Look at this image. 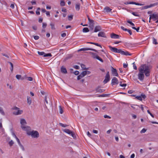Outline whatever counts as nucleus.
<instances>
[{
  "mask_svg": "<svg viewBox=\"0 0 158 158\" xmlns=\"http://www.w3.org/2000/svg\"><path fill=\"white\" fill-rule=\"evenodd\" d=\"M157 5V3H156V4L155 3L153 4L149 5V6H145L143 7V8L144 9H147L148 8H149L151 7H152V6H154L155 5Z\"/></svg>",
  "mask_w": 158,
  "mask_h": 158,
  "instance_id": "nucleus-24",
  "label": "nucleus"
},
{
  "mask_svg": "<svg viewBox=\"0 0 158 158\" xmlns=\"http://www.w3.org/2000/svg\"><path fill=\"white\" fill-rule=\"evenodd\" d=\"M94 45H96V46H97L99 47H100L101 48H102V46L101 45L99 44L98 43H94Z\"/></svg>",
  "mask_w": 158,
  "mask_h": 158,
  "instance_id": "nucleus-46",
  "label": "nucleus"
},
{
  "mask_svg": "<svg viewBox=\"0 0 158 158\" xmlns=\"http://www.w3.org/2000/svg\"><path fill=\"white\" fill-rule=\"evenodd\" d=\"M141 66H143L144 68V73L146 77L149 76L150 75V69L148 66L146 65L145 64H142Z\"/></svg>",
  "mask_w": 158,
  "mask_h": 158,
  "instance_id": "nucleus-4",
  "label": "nucleus"
},
{
  "mask_svg": "<svg viewBox=\"0 0 158 158\" xmlns=\"http://www.w3.org/2000/svg\"><path fill=\"white\" fill-rule=\"evenodd\" d=\"M92 54L93 58H94V59H97V60H99L102 62H103V60L102 59H101L99 56L97 55L96 53H92Z\"/></svg>",
  "mask_w": 158,
  "mask_h": 158,
  "instance_id": "nucleus-10",
  "label": "nucleus"
},
{
  "mask_svg": "<svg viewBox=\"0 0 158 158\" xmlns=\"http://www.w3.org/2000/svg\"><path fill=\"white\" fill-rule=\"evenodd\" d=\"M80 3H77L75 5L76 9L77 10L79 11L80 9Z\"/></svg>",
  "mask_w": 158,
  "mask_h": 158,
  "instance_id": "nucleus-25",
  "label": "nucleus"
},
{
  "mask_svg": "<svg viewBox=\"0 0 158 158\" xmlns=\"http://www.w3.org/2000/svg\"><path fill=\"white\" fill-rule=\"evenodd\" d=\"M135 156V155L133 153L131 156L130 158H134Z\"/></svg>",
  "mask_w": 158,
  "mask_h": 158,
  "instance_id": "nucleus-64",
  "label": "nucleus"
},
{
  "mask_svg": "<svg viewBox=\"0 0 158 158\" xmlns=\"http://www.w3.org/2000/svg\"><path fill=\"white\" fill-rule=\"evenodd\" d=\"M47 26V24L46 23H44L42 24V27L43 28H45Z\"/></svg>",
  "mask_w": 158,
  "mask_h": 158,
  "instance_id": "nucleus-41",
  "label": "nucleus"
},
{
  "mask_svg": "<svg viewBox=\"0 0 158 158\" xmlns=\"http://www.w3.org/2000/svg\"><path fill=\"white\" fill-rule=\"evenodd\" d=\"M59 109L60 113V114H62L64 112V110H63L62 107L61 106H59Z\"/></svg>",
  "mask_w": 158,
  "mask_h": 158,
  "instance_id": "nucleus-29",
  "label": "nucleus"
},
{
  "mask_svg": "<svg viewBox=\"0 0 158 158\" xmlns=\"http://www.w3.org/2000/svg\"><path fill=\"white\" fill-rule=\"evenodd\" d=\"M150 19H152L153 21H155L158 19V13H155L150 15Z\"/></svg>",
  "mask_w": 158,
  "mask_h": 158,
  "instance_id": "nucleus-6",
  "label": "nucleus"
},
{
  "mask_svg": "<svg viewBox=\"0 0 158 158\" xmlns=\"http://www.w3.org/2000/svg\"><path fill=\"white\" fill-rule=\"evenodd\" d=\"M10 7L12 9H14L15 8L14 5L13 4H11L10 6Z\"/></svg>",
  "mask_w": 158,
  "mask_h": 158,
  "instance_id": "nucleus-56",
  "label": "nucleus"
},
{
  "mask_svg": "<svg viewBox=\"0 0 158 158\" xmlns=\"http://www.w3.org/2000/svg\"><path fill=\"white\" fill-rule=\"evenodd\" d=\"M27 80L30 81H32L33 80L32 77H27Z\"/></svg>",
  "mask_w": 158,
  "mask_h": 158,
  "instance_id": "nucleus-39",
  "label": "nucleus"
},
{
  "mask_svg": "<svg viewBox=\"0 0 158 158\" xmlns=\"http://www.w3.org/2000/svg\"><path fill=\"white\" fill-rule=\"evenodd\" d=\"M98 37H102L104 38L106 37L105 33L102 31H100L98 33Z\"/></svg>",
  "mask_w": 158,
  "mask_h": 158,
  "instance_id": "nucleus-17",
  "label": "nucleus"
},
{
  "mask_svg": "<svg viewBox=\"0 0 158 158\" xmlns=\"http://www.w3.org/2000/svg\"><path fill=\"white\" fill-rule=\"evenodd\" d=\"M60 70L62 73L64 74H66L67 73L66 69L64 66H62L61 67Z\"/></svg>",
  "mask_w": 158,
  "mask_h": 158,
  "instance_id": "nucleus-21",
  "label": "nucleus"
},
{
  "mask_svg": "<svg viewBox=\"0 0 158 158\" xmlns=\"http://www.w3.org/2000/svg\"><path fill=\"white\" fill-rule=\"evenodd\" d=\"M21 75H17L16 76V78L18 79V80H19L21 78Z\"/></svg>",
  "mask_w": 158,
  "mask_h": 158,
  "instance_id": "nucleus-40",
  "label": "nucleus"
},
{
  "mask_svg": "<svg viewBox=\"0 0 158 158\" xmlns=\"http://www.w3.org/2000/svg\"><path fill=\"white\" fill-rule=\"evenodd\" d=\"M132 14L134 16H138V15H137V14L135 12H133L132 13Z\"/></svg>",
  "mask_w": 158,
  "mask_h": 158,
  "instance_id": "nucleus-61",
  "label": "nucleus"
},
{
  "mask_svg": "<svg viewBox=\"0 0 158 158\" xmlns=\"http://www.w3.org/2000/svg\"><path fill=\"white\" fill-rule=\"evenodd\" d=\"M27 131V134L28 135H31L32 138H37L39 136L38 132L37 131Z\"/></svg>",
  "mask_w": 158,
  "mask_h": 158,
  "instance_id": "nucleus-3",
  "label": "nucleus"
},
{
  "mask_svg": "<svg viewBox=\"0 0 158 158\" xmlns=\"http://www.w3.org/2000/svg\"><path fill=\"white\" fill-rule=\"evenodd\" d=\"M127 31L129 33L130 35H132V32L131 30L128 29Z\"/></svg>",
  "mask_w": 158,
  "mask_h": 158,
  "instance_id": "nucleus-51",
  "label": "nucleus"
},
{
  "mask_svg": "<svg viewBox=\"0 0 158 158\" xmlns=\"http://www.w3.org/2000/svg\"><path fill=\"white\" fill-rule=\"evenodd\" d=\"M14 143L12 140H10L9 142V144L10 147L12 146L13 145V144H14Z\"/></svg>",
  "mask_w": 158,
  "mask_h": 158,
  "instance_id": "nucleus-32",
  "label": "nucleus"
},
{
  "mask_svg": "<svg viewBox=\"0 0 158 158\" xmlns=\"http://www.w3.org/2000/svg\"><path fill=\"white\" fill-rule=\"evenodd\" d=\"M118 84V81L116 77H114L111 80V84L112 86Z\"/></svg>",
  "mask_w": 158,
  "mask_h": 158,
  "instance_id": "nucleus-11",
  "label": "nucleus"
},
{
  "mask_svg": "<svg viewBox=\"0 0 158 158\" xmlns=\"http://www.w3.org/2000/svg\"><path fill=\"white\" fill-rule=\"evenodd\" d=\"M34 38L35 40H37L39 39V37L38 36L35 35L34 36Z\"/></svg>",
  "mask_w": 158,
  "mask_h": 158,
  "instance_id": "nucleus-49",
  "label": "nucleus"
},
{
  "mask_svg": "<svg viewBox=\"0 0 158 158\" xmlns=\"http://www.w3.org/2000/svg\"><path fill=\"white\" fill-rule=\"evenodd\" d=\"M153 43L155 44H158L156 40L154 38H153Z\"/></svg>",
  "mask_w": 158,
  "mask_h": 158,
  "instance_id": "nucleus-31",
  "label": "nucleus"
},
{
  "mask_svg": "<svg viewBox=\"0 0 158 158\" xmlns=\"http://www.w3.org/2000/svg\"><path fill=\"white\" fill-rule=\"evenodd\" d=\"M43 19L41 18H39V22L40 23H41L42 22Z\"/></svg>",
  "mask_w": 158,
  "mask_h": 158,
  "instance_id": "nucleus-62",
  "label": "nucleus"
},
{
  "mask_svg": "<svg viewBox=\"0 0 158 158\" xmlns=\"http://www.w3.org/2000/svg\"><path fill=\"white\" fill-rule=\"evenodd\" d=\"M88 50H92L96 52L97 50L95 49H93L89 48H84L80 49L78 50V51H85Z\"/></svg>",
  "mask_w": 158,
  "mask_h": 158,
  "instance_id": "nucleus-15",
  "label": "nucleus"
},
{
  "mask_svg": "<svg viewBox=\"0 0 158 158\" xmlns=\"http://www.w3.org/2000/svg\"><path fill=\"white\" fill-rule=\"evenodd\" d=\"M81 75L82 76V77H84L85 75H86V71H83L81 73Z\"/></svg>",
  "mask_w": 158,
  "mask_h": 158,
  "instance_id": "nucleus-35",
  "label": "nucleus"
},
{
  "mask_svg": "<svg viewBox=\"0 0 158 158\" xmlns=\"http://www.w3.org/2000/svg\"><path fill=\"white\" fill-rule=\"evenodd\" d=\"M122 55H124L126 56H131L132 54L130 53L128 51H124L121 50V53Z\"/></svg>",
  "mask_w": 158,
  "mask_h": 158,
  "instance_id": "nucleus-18",
  "label": "nucleus"
},
{
  "mask_svg": "<svg viewBox=\"0 0 158 158\" xmlns=\"http://www.w3.org/2000/svg\"><path fill=\"white\" fill-rule=\"evenodd\" d=\"M143 68H144L143 66H140L139 69V73H138V78L139 80L141 81L143 80L144 77V76L143 74Z\"/></svg>",
  "mask_w": 158,
  "mask_h": 158,
  "instance_id": "nucleus-1",
  "label": "nucleus"
},
{
  "mask_svg": "<svg viewBox=\"0 0 158 158\" xmlns=\"http://www.w3.org/2000/svg\"><path fill=\"white\" fill-rule=\"evenodd\" d=\"M131 107L134 110H138L139 108L140 107L139 106L136 105H132L131 106Z\"/></svg>",
  "mask_w": 158,
  "mask_h": 158,
  "instance_id": "nucleus-22",
  "label": "nucleus"
},
{
  "mask_svg": "<svg viewBox=\"0 0 158 158\" xmlns=\"http://www.w3.org/2000/svg\"><path fill=\"white\" fill-rule=\"evenodd\" d=\"M134 4L137 5H139V6H142L143 5V4L139 3H136L135 2V3H134Z\"/></svg>",
  "mask_w": 158,
  "mask_h": 158,
  "instance_id": "nucleus-50",
  "label": "nucleus"
},
{
  "mask_svg": "<svg viewBox=\"0 0 158 158\" xmlns=\"http://www.w3.org/2000/svg\"><path fill=\"white\" fill-rule=\"evenodd\" d=\"M59 124L60 125L62 126V127H67V125H65V124H64L62 123H59Z\"/></svg>",
  "mask_w": 158,
  "mask_h": 158,
  "instance_id": "nucleus-43",
  "label": "nucleus"
},
{
  "mask_svg": "<svg viewBox=\"0 0 158 158\" xmlns=\"http://www.w3.org/2000/svg\"><path fill=\"white\" fill-rule=\"evenodd\" d=\"M104 117L105 118H108L110 119L111 118V117L110 116L107 115H105L104 116Z\"/></svg>",
  "mask_w": 158,
  "mask_h": 158,
  "instance_id": "nucleus-47",
  "label": "nucleus"
},
{
  "mask_svg": "<svg viewBox=\"0 0 158 158\" xmlns=\"http://www.w3.org/2000/svg\"><path fill=\"white\" fill-rule=\"evenodd\" d=\"M50 26H51V28L52 30H55V27L54 24L52 23H50Z\"/></svg>",
  "mask_w": 158,
  "mask_h": 158,
  "instance_id": "nucleus-27",
  "label": "nucleus"
},
{
  "mask_svg": "<svg viewBox=\"0 0 158 158\" xmlns=\"http://www.w3.org/2000/svg\"><path fill=\"white\" fill-rule=\"evenodd\" d=\"M38 53L39 55L43 56L44 57L52 56L51 54L50 53L46 54L44 52H39V51L38 52Z\"/></svg>",
  "mask_w": 158,
  "mask_h": 158,
  "instance_id": "nucleus-12",
  "label": "nucleus"
},
{
  "mask_svg": "<svg viewBox=\"0 0 158 158\" xmlns=\"http://www.w3.org/2000/svg\"><path fill=\"white\" fill-rule=\"evenodd\" d=\"M88 20L90 23V24L93 25L94 24V20H93L89 18H88Z\"/></svg>",
  "mask_w": 158,
  "mask_h": 158,
  "instance_id": "nucleus-30",
  "label": "nucleus"
},
{
  "mask_svg": "<svg viewBox=\"0 0 158 158\" xmlns=\"http://www.w3.org/2000/svg\"><path fill=\"white\" fill-rule=\"evenodd\" d=\"M133 69H135V70H136L137 69V67H136V65H135V62L133 63Z\"/></svg>",
  "mask_w": 158,
  "mask_h": 158,
  "instance_id": "nucleus-44",
  "label": "nucleus"
},
{
  "mask_svg": "<svg viewBox=\"0 0 158 158\" xmlns=\"http://www.w3.org/2000/svg\"><path fill=\"white\" fill-rule=\"evenodd\" d=\"M13 109L15 110L13 112V114L15 115L22 114L23 112V110H20L19 108L17 107H14Z\"/></svg>",
  "mask_w": 158,
  "mask_h": 158,
  "instance_id": "nucleus-5",
  "label": "nucleus"
},
{
  "mask_svg": "<svg viewBox=\"0 0 158 158\" xmlns=\"http://www.w3.org/2000/svg\"><path fill=\"white\" fill-rule=\"evenodd\" d=\"M27 101L28 104L29 105H30L31 103V99L30 97L27 96Z\"/></svg>",
  "mask_w": 158,
  "mask_h": 158,
  "instance_id": "nucleus-23",
  "label": "nucleus"
},
{
  "mask_svg": "<svg viewBox=\"0 0 158 158\" xmlns=\"http://www.w3.org/2000/svg\"><path fill=\"white\" fill-rule=\"evenodd\" d=\"M127 22L128 23L130 24L131 25L133 26H135V24L133 23L130 21V20H128L127 21Z\"/></svg>",
  "mask_w": 158,
  "mask_h": 158,
  "instance_id": "nucleus-36",
  "label": "nucleus"
},
{
  "mask_svg": "<svg viewBox=\"0 0 158 158\" xmlns=\"http://www.w3.org/2000/svg\"><path fill=\"white\" fill-rule=\"evenodd\" d=\"M93 132L94 133L97 134L98 133V131L97 130H93Z\"/></svg>",
  "mask_w": 158,
  "mask_h": 158,
  "instance_id": "nucleus-60",
  "label": "nucleus"
},
{
  "mask_svg": "<svg viewBox=\"0 0 158 158\" xmlns=\"http://www.w3.org/2000/svg\"><path fill=\"white\" fill-rule=\"evenodd\" d=\"M74 68L76 69H79L80 68V67L78 65H75L74 67Z\"/></svg>",
  "mask_w": 158,
  "mask_h": 158,
  "instance_id": "nucleus-58",
  "label": "nucleus"
},
{
  "mask_svg": "<svg viewBox=\"0 0 158 158\" xmlns=\"http://www.w3.org/2000/svg\"><path fill=\"white\" fill-rule=\"evenodd\" d=\"M0 113L3 115L5 114V113L2 108L0 107Z\"/></svg>",
  "mask_w": 158,
  "mask_h": 158,
  "instance_id": "nucleus-33",
  "label": "nucleus"
},
{
  "mask_svg": "<svg viewBox=\"0 0 158 158\" xmlns=\"http://www.w3.org/2000/svg\"><path fill=\"white\" fill-rule=\"evenodd\" d=\"M143 106H144L143 105H140V108L141 109V110H142V111H143V112H144V107H143Z\"/></svg>",
  "mask_w": 158,
  "mask_h": 158,
  "instance_id": "nucleus-52",
  "label": "nucleus"
},
{
  "mask_svg": "<svg viewBox=\"0 0 158 158\" xmlns=\"http://www.w3.org/2000/svg\"><path fill=\"white\" fill-rule=\"evenodd\" d=\"M110 80V75L109 72H107L105 77V79L103 81V83L105 84L107 83Z\"/></svg>",
  "mask_w": 158,
  "mask_h": 158,
  "instance_id": "nucleus-8",
  "label": "nucleus"
},
{
  "mask_svg": "<svg viewBox=\"0 0 158 158\" xmlns=\"http://www.w3.org/2000/svg\"><path fill=\"white\" fill-rule=\"evenodd\" d=\"M111 71L113 75L116 77H118V75L117 70L113 67H112L111 68Z\"/></svg>",
  "mask_w": 158,
  "mask_h": 158,
  "instance_id": "nucleus-14",
  "label": "nucleus"
},
{
  "mask_svg": "<svg viewBox=\"0 0 158 158\" xmlns=\"http://www.w3.org/2000/svg\"><path fill=\"white\" fill-rule=\"evenodd\" d=\"M61 36L63 37H64L66 36V34L65 33H64L61 34Z\"/></svg>",
  "mask_w": 158,
  "mask_h": 158,
  "instance_id": "nucleus-55",
  "label": "nucleus"
},
{
  "mask_svg": "<svg viewBox=\"0 0 158 158\" xmlns=\"http://www.w3.org/2000/svg\"><path fill=\"white\" fill-rule=\"evenodd\" d=\"M109 47L110 49V50L112 51L113 52L115 53H121V49H118L117 48L113 47L111 46H109Z\"/></svg>",
  "mask_w": 158,
  "mask_h": 158,
  "instance_id": "nucleus-9",
  "label": "nucleus"
},
{
  "mask_svg": "<svg viewBox=\"0 0 158 158\" xmlns=\"http://www.w3.org/2000/svg\"><path fill=\"white\" fill-rule=\"evenodd\" d=\"M132 28L133 29L136 30L137 32H139V27L136 28L135 27H132Z\"/></svg>",
  "mask_w": 158,
  "mask_h": 158,
  "instance_id": "nucleus-37",
  "label": "nucleus"
},
{
  "mask_svg": "<svg viewBox=\"0 0 158 158\" xmlns=\"http://www.w3.org/2000/svg\"><path fill=\"white\" fill-rule=\"evenodd\" d=\"M74 73L76 75H77L79 74V72L78 71H76L74 72Z\"/></svg>",
  "mask_w": 158,
  "mask_h": 158,
  "instance_id": "nucleus-48",
  "label": "nucleus"
},
{
  "mask_svg": "<svg viewBox=\"0 0 158 158\" xmlns=\"http://www.w3.org/2000/svg\"><path fill=\"white\" fill-rule=\"evenodd\" d=\"M121 41H115V42H114V44H118L119 43H121Z\"/></svg>",
  "mask_w": 158,
  "mask_h": 158,
  "instance_id": "nucleus-59",
  "label": "nucleus"
},
{
  "mask_svg": "<svg viewBox=\"0 0 158 158\" xmlns=\"http://www.w3.org/2000/svg\"><path fill=\"white\" fill-rule=\"evenodd\" d=\"M81 68H82V69H87L85 68V65H84V64H81Z\"/></svg>",
  "mask_w": 158,
  "mask_h": 158,
  "instance_id": "nucleus-54",
  "label": "nucleus"
},
{
  "mask_svg": "<svg viewBox=\"0 0 158 158\" xmlns=\"http://www.w3.org/2000/svg\"><path fill=\"white\" fill-rule=\"evenodd\" d=\"M31 2L32 5H35L36 4V2L35 1H31Z\"/></svg>",
  "mask_w": 158,
  "mask_h": 158,
  "instance_id": "nucleus-63",
  "label": "nucleus"
},
{
  "mask_svg": "<svg viewBox=\"0 0 158 158\" xmlns=\"http://www.w3.org/2000/svg\"><path fill=\"white\" fill-rule=\"evenodd\" d=\"M146 98V96L145 94H141L140 96H137L135 97L137 99L141 101L142 100L143 98V99H144Z\"/></svg>",
  "mask_w": 158,
  "mask_h": 158,
  "instance_id": "nucleus-13",
  "label": "nucleus"
},
{
  "mask_svg": "<svg viewBox=\"0 0 158 158\" xmlns=\"http://www.w3.org/2000/svg\"><path fill=\"white\" fill-rule=\"evenodd\" d=\"M60 6H64L65 5V2L64 1H61L60 3Z\"/></svg>",
  "mask_w": 158,
  "mask_h": 158,
  "instance_id": "nucleus-38",
  "label": "nucleus"
},
{
  "mask_svg": "<svg viewBox=\"0 0 158 158\" xmlns=\"http://www.w3.org/2000/svg\"><path fill=\"white\" fill-rule=\"evenodd\" d=\"M82 31L84 33L88 32L89 31V30L88 28L84 27Z\"/></svg>",
  "mask_w": 158,
  "mask_h": 158,
  "instance_id": "nucleus-26",
  "label": "nucleus"
},
{
  "mask_svg": "<svg viewBox=\"0 0 158 158\" xmlns=\"http://www.w3.org/2000/svg\"><path fill=\"white\" fill-rule=\"evenodd\" d=\"M83 77H82V76L81 75V74H80L77 77V79L78 80H79L81 78Z\"/></svg>",
  "mask_w": 158,
  "mask_h": 158,
  "instance_id": "nucleus-42",
  "label": "nucleus"
},
{
  "mask_svg": "<svg viewBox=\"0 0 158 158\" xmlns=\"http://www.w3.org/2000/svg\"><path fill=\"white\" fill-rule=\"evenodd\" d=\"M73 16L72 15H69L68 16V19L69 21H71L73 19Z\"/></svg>",
  "mask_w": 158,
  "mask_h": 158,
  "instance_id": "nucleus-34",
  "label": "nucleus"
},
{
  "mask_svg": "<svg viewBox=\"0 0 158 158\" xmlns=\"http://www.w3.org/2000/svg\"><path fill=\"white\" fill-rule=\"evenodd\" d=\"M104 9L106 10V11L107 12H110L112 10V9H111L109 7H105Z\"/></svg>",
  "mask_w": 158,
  "mask_h": 158,
  "instance_id": "nucleus-28",
  "label": "nucleus"
},
{
  "mask_svg": "<svg viewBox=\"0 0 158 158\" xmlns=\"http://www.w3.org/2000/svg\"><path fill=\"white\" fill-rule=\"evenodd\" d=\"M101 28L100 26H96L95 27L94 31V32H97L98 31H101Z\"/></svg>",
  "mask_w": 158,
  "mask_h": 158,
  "instance_id": "nucleus-20",
  "label": "nucleus"
},
{
  "mask_svg": "<svg viewBox=\"0 0 158 158\" xmlns=\"http://www.w3.org/2000/svg\"><path fill=\"white\" fill-rule=\"evenodd\" d=\"M63 131L68 134L71 135L73 137V135H74L73 133L69 129H65L63 130Z\"/></svg>",
  "mask_w": 158,
  "mask_h": 158,
  "instance_id": "nucleus-16",
  "label": "nucleus"
},
{
  "mask_svg": "<svg viewBox=\"0 0 158 158\" xmlns=\"http://www.w3.org/2000/svg\"><path fill=\"white\" fill-rule=\"evenodd\" d=\"M110 37L112 39H119V35L116 34L114 33H112L110 35Z\"/></svg>",
  "mask_w": 158,
  "mask_h": 158,
  "instance_id": "nucleus-19",
  "label": "nucleus"
},
{
  "mask_svg": "<svg viewBox=\"0 0 158 158\" xmlns=\"http://www.w3.org/2000/svg\"><path fill=\"white\" fill-rule=\"evenodd\" d=\"M20 123L21 125V128L24 130L28 131L31 130L30 127L26 126L27 123L25 120L23 118L20 119Z\"/></svg>",
  "mask_w": 158,
  "mask_h": 158,
  "instance_id": "nucleus-2",
  "label": "nucleus"
},
{
  "mask_svg": "<svg viewBox=\"0 0 158 158\" xmlns=\"http://www.w3.org/2000/svg\"><path fill=\"white\" fill-rule=\"evenodd\" d=\"M12 135H13V136L16 139L19 146H20V148H21L22 150L23 151H24L25 150L24 147L21 144L19 139L17 137V136L16 135H15V134L14 133H13L12 134Z\"/></svg>",
  "mask_w": 158,
  "mask_h": 158,
  "instance_id": "nucleus-7",
  "label": "nucleus"
},
{
  "mask_svg": "<svg viewBox=\"0 0 158 158\" xmlns=\"http://www.w3.org/2000/svg\"><path fill=\"white\" fill-rule=\"evenodd\" d=\"M46 15L48 16H50V12H49L48 11H47L46 12Z\"/></svg>",
  "mask_w": 158,
  "mask_h": 158,
  "instance_id": "nucleus-53",
  "label": "nucleus"
},
{
  "mask_svg": "<svg viewBox=\"0 0 158 158\" xmlns=\"http://www.w3.org/2000/svg\"><path fill=\"white\" fill-rule=\"evenodd\" d=\"M146 131V130L144 128H143L141 131L140 133H144Z\"/></svg>",
  "mask_w": 158,
  "mask_h": 158,
  "instance_id": "nucleus-45",
  "label": "nucleus"
},
{
  "mask_svg": "<svg viewBox=\"0 0 158 158\" xmlns=\"http://www.w3.org/2000/svg\"><path fill=\"white\" fill-rule=\"evenodd\" d=\"M123 67L124 68H126L127 67V64L124 63L123 64Z\"/></svg>",
  "mask_w": 158,
  "mask_h": 158,
  "instance_id": "nucleus-57",
  "label": "nucleus"
}]
</instances>
